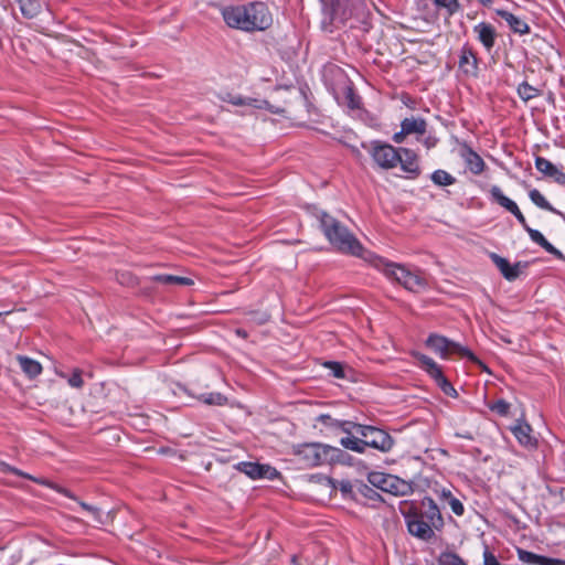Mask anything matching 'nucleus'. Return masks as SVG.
I'll return each mask as SVG.
<instances>
[{
	"label": "nucleus",
	"instance_id": "nucleus-1",
	"mask_svg": "<svg viewBox=\"0 0 565 565\" xmlns=\"http://www.w3.org/2000/svg\"><path fill=\"white\" fill-rule=\"evenodd\" d=\"M222 17L230 28L247 32L264 31L273 23L271 14L263 2L226 7L222 10Z\"/></svg>",
	"mask_w": 565,
	"mask_h": 565
},
{
	"label": "nucleus",
	"instance_id": "nucleus-18",
	"mask_svg": "<svg viewBox=\"0 0 565 565\" xmlns=\"http://www.w3.org/2000/svg\"><path fill=\"white\" fill-rule=\"evenodd\" d=\"M399 159L398 163L404 172L418 175L419 174V166H418V157L417 154L408 149V148H399Z\"/></svg>",
	"mask_w": 565,
	"mask_h": 565
},
{
	"label": "nucleus",
	"instance_id": "nucleus-26",
	"mask_svg": "<svg viewBox=\"0 0 565 565\" xmlns=\"http://www.w3.org/2000/svg\"><path fill=\"white\" fill-rule=\"evenodd\" d=\"M491 259L497 265L503 277L510 281L515 279V274L511 273V264L507 258H503L497 254L491 255Z\"/></svg>",
	"mask_w": 565,
	"mask_h": 565
},
{
	"label": "nucleus",
	"instance_id": "nucleus-45",
	"mask_svg": "<svg viewBox=\"0 0 565 565\" xmlns=\"http://www.w3.org/2000/svg\"><path fill=\"white\" fill-rule=\"evenodd\" d=\"M78 503H79L81 508L83 510L87 511L88 513H90L93 515H97L98 514V509L97 508H95L93 505H89V504H87L85 502H82V501H79Z\"/></svg>",
	"mask_w": 565,
	"mask_h": 565
},
{
	"label": "nucleus",
	"instance_id": "nucleus-19",
	"mask_svg": "<svg viewBox=\"0 0 565 565\" xmlns=\"http://www.w3.org/2000/svg\"><path fill=\"white\" fill-rule=\"evenodd\" d=\"M495 14L503 19L513 32L519 34L529 33L530 28L527 23L521 18L514 15L513 13L503 9H497Z\"/></svg>",
	"mask_w": 565,
	"mask_h": 565
},
{
	"label": "nucleus",
	"instance_id": "nucleus-43",
	"mask_svg": "<svg viewBox=\"0 0 565 565\" xmlns=\"http://www.w3.org/2000/svg\"><path fill=\"white\" fill-rule=\"evenodd\" d=\"M371 482L380 486L382 489H385V484L388 482V478L383 477L382 475L375 473L371 476Z\"/></svg>",
	"mask_w": 565,
	"mask_h": 565
},
{
	"label": "nucleus",
	"instance_id": "nucleus-28",
	"mask_svg": "<svg viewBox=\"0 0 565 565\" xmlns=\"http://www.w3.org/2000/svg\"><path fill=\"white\" fill-rule=\"evenodd\" d=\"M491 259L497 265L503 277L510 281L515 279V274L511 273V264L507 258H503L497 254L491 255Z\"/></svg>",
	"mask_w": 565,
	"mask_h": 565
},
{
	"label": "nucleus",
	"instance_id": "nucleus-36",
	"mask_svg": "<svg viewBox=\"0 0 565 565\" xmlns=\"http://www.w3.org/2000/svg\"><path fill=\"white\" fill-rule=\"evenodd\" d=\"M199 399L209 405H224L227 402V398L221 393L202 394Z\"/></svg>",
	"mask_w": 565,
	"mask_h": 565
},
{
	"label": "nucleus",
	"instance_id": "nucleus-24",
	"mask_svg": "<svg viewBox=\"0 0 565 565\" xmlns=\"http://www.w3.org/2000/svg\"><path fill=\"white\" fill-rule=\"evenodd\" d=\"M512 433L519 443L523 446H533L535 443L531 435L532 428L526 423H518L514 427H512Z\"/></svg>",
	"mask_w": 565,
	"mask_h": 565
},
{
	"label": "nucleus",
	"instance_id": "nucleus-46",
	"mask_svg": "<svg viewBox=\"0 0 565 565\" xmlns=\"http://www.w3.org/2000/svg\"><path fill=\"white\" fill-rule=\"evenodd\" d=\"M423 142H424V145H425V147H426L427 149H430V148H433V147H435V146H436L437 140H436V138H434V137H427V138H425V139H424V141H423Z\"/></svg>",
	"mask_w": 565,
	"mask_h": 565
},
{
	"label": "nucleus",
	"instance_id": "nucleus-22",
	"mask_svg": "<svg viewBox=\"0 0 565 565\" xmlns=\"http://www.w3.org/2000/svg\"><path fill=\"white\" fill-rule=\"evenodd\" d=\"M518 555L519 559L524 563H534L539 565H565V562L561 559L548 558L524 550H518Z\"/></svg>",
	"mask_w": 565,
	"mask_h": 565
},
{
	"label": "nucleus",
	"instance_id": "nucleus-25",
	"mask_svg": "<svg viewBox=\"0 0 565 565\" xmlns=\"http://www.w3.org/2000/svg\"><path fill=\"white\" fill-rule=\"evenodd\" d=\"M151 280L156 281V282H159V284H162V285H183V286H189V285L193 284L192 279H190L188 277L174 276V275H168V274L154 275V276L151 277Z\"/></svg>",
	"mask_w": 565,
	"mask_h": 565
},
{
	"label": "nucleus",
	"instance_id": "nucleus-9",
	"mask_svg": "<svg viewBox=\"0 0 565 565\" xmlns=\"http://www.w3.org/2000/svg\"><path fill=\"white\" fill-rule=\"evenodd\" d=\"M427 131V122L422 117L405 118L401 122V131L393 135V141L402 143L409 135L423 136Z\"/></svg>",
	"mask_w": 565,
	"mask_h": 565
},
{
	"label": "nucleus",
	"instance_id": "nucleus-50",
	"mask_svg": "<svg viewBox=\"0 0 565 565\" xmlns=\"http://www.w3.org/2000/svg\"><path fill=\"white\" fill-rule=\"evenodd\" d=\"M236 334H237L238 337H242V338H246V337H247L246 331H245V330H243V329H237V330H236Z\"/></svg>",
	"mask_w": 565,
	"mask_h": 565
},
{
	"label": "nucleus",
	"instance_id": "nucleus-2",
	"mask_svg": "<svg viewBox=\"0 0 565 565\" xmlns=\"http://www.w3.org/2000/svg\"><path fill=\"white\" fill-rule=\"evenodd\" d=\"M371 263L390 280L398 282L412 292H420L428 286L426 277L419 270H411L404 265L388 262L379 256L372 257Z\"/></svg>",
	"mask_w": 565,
	"mask_h": 565
},
{
	"label": "nucleus",
	"instance_id": "nucleus-35",
	"mask_svg": "<svg viewBox=\"0 0 565 565\" xmlns=\"http://www.w3.org/2000/svg\"><path fill=\"white\" fill-rule=\"evenodd\" d=\"M466 562L456 553L445 552L438 557V565H465Z\"/></svg>",
	"mask_w": 565,
	"mask_h": 565
},
{
	"label": "nucleus",
	"instance_id": "nucleus-27",
	"mask_svg": "<svg viewBox=\"0 0 565 565\" xmlns=\"http://www.w3.org/2000/svg\"><path fill=\"white\" fill-rule=\"evenodd\" d=\"M491 259L497 265L503 277L510 281L515 279V274L511 273V264L507 258H503L497 254L491 255Z\"/></svg>",
	"mask_w": 565,
	"mask_h": 565
},
{
	"label": "nucleus",
	"instance_id": "nucleus-37",
	"mask_svg": "<svg viewBox=\"0 0 565 565\" xmlns=\"http://www.w3.org/2000/svg\"><path fill=\"white\" fill-rule=\"evenodd\" d=\"M434 3L438 8H444L448 17L454 15L460 9L458 0H434Z\"/></svg>",
	"mask_w": 565,
	"mask_h": 565
},
{
	"label": "nucleus",
	"instance_id": "nucleus-17",
	"mask_svg": "<svg viewBox=\"0 0 565 565\" xmlns=\"http://www.w3.org/2000/svg\"><path fill=\"white\" fill-rule=\"evenodd\" d=\"M535 168L545 177L553 179L558 184H565V173L543 157H536Z\"/></svg>",
	"mask_w": 565,
	"mask_h": 565
},
{
	"label": "nucleus",
	"instance_id": "nucleus-15",
	"mask_svg": "<svg viewBox=\"0 0 565 565\" xmlns=\"http://www.w3.org/2000/svg\"><path fill=\"white\" fill-rule=\"evenodd\" d=\"M473 32L478 41L484 46L487 51H490L495 43L497 31L493 25L486 22H480L473 26Z\"/></svg>",
	"mask_w": 565,
	"mask_h": 565
},
{
	"label": "nucleus",
	"instance_id": "nucleus-23",
	"mask_svg": "<svg viewBox=\"0 0 565 565\" xmlns=\"http://www.w3.org/2000/svg\"><path fill=\"white\" fill-rule=\"evenodd\" d=\"M522 227L527 232L531 239L544 248L547 253L561 256V252L555 248L540 231L530 227L526 222L525 225H522Z\"/></svg>",
	"mask_w": 565,
	"mask_h": 565
},
{
	"label": "nucleus",
	"instance_id": "nucleus-12",
	"mask_svg": "<svg viewBox=\"0 0 565 565\" xmlns=\"http://www.w3.org/2000/svg\"><path fill=\"white\" fill-rule=\"evenodd\" d=\"M490 195L494 202L513 214L521 225H525V217L520 211L518 204L513 200L505 196L498 185L491 186Z\"/></svg>",
	"mask_w": 565,
	"mask_h": 565
},
{
	"label": "nucleus",
	"instance_id": "nucleus-7",
	"mask_svg": "<svg viewBox=\"0 0 565 565\" xmlns=\"http://www.w3.org/2000/svg\"><path fill=\"white\" fill-rule=\"evenodd\" d=\"M405 521L408 532L412 535L425 541H428L434 536L435 524L428 523L427 519L424 518L417 509L407 512L405 514Z\"/></svg>",
	"mask_w": 565,
	"mask_h": 565
},
{
	"label": "nucleus",
	"instance_id": "nucleus-47",
	"mask_svg": "<svg viewBox=\"0 0 565 565\" xmlns=\"http://www.w3.org/2000/svg\"><path fill=\"white\" fill-rule=\"evenodd\" d=\"M440 497L445 500H447L449 502L450 498H455L452 494H451V491L448 490V489H443L441 492H440Z\"/></svg>",
	"mask_w": 565,
	"mask_h": 565
},
{
	"label": "nucleus",
	"instance_id": "nucleus-4",
	"mask_svg": "<svg viewBox=\"0 0 565 565\" xmlns=\"http://www.w3.org/2000/svg\"><path fill=\"white\" fill-rule=\"evenodd\" d=\"M294 454L298 461L306 467L330 465L340 461L344 456L341 449L319 443L299 445L295 448Z\"/></svg>",
	"mask_w": 565,
	"mask_h": 565
},
{
	"label": "nucleus",
	"instance_id": "nucleus-44",
	"mask_svg": "<svg viewBox=\"0 0 565 565\" xmlns=\"http://www.w3.org/2000/svg\"><path fill=\"white\" fill-rule=\"evenodd\" d=\"M526 266V263L521 262L511 265V273L515 274V279L525 270Z\"/></svg>",
	"mask_w": 565,
	"mask_h": 565
},
{
	"label": "nucleus",
	"instance_id": "nucleus-16",
	"mask_svg": "<svg viewBox=\"0 0 565 565\" xmlns=\"http://www.w3.org/2000/svg\"><path fill=\"white\" fill-rule=\"evenodd\" d=\"M459 153L460 157L463 159L467 168L473 174H480L483 172L486 167L483 159L470 147H468L467 145L461 146Z\"/></svg>",
	"mask_w": 565,
	"mask_h": 565
},
{
	"label": "nucleus",
	"instance_id": "nucleus-14",
	"mask_svg": "<svg viewBox=\"0 0 565 565\" xmlns=\"http://www.w3.org/2000/svg\"><path fill=\"white\" fill-rule=\"evenodd\" d=\"M424 518L427 519V522L430 524H435V529H439L444 524L443 516L440 511L435 503V501L430 498H425L420 503V509L417 510Z\"/></svg>",
	"mask_w": 565,
	"mask_h": 565
},
{
	"label": "nucleus",
	"instance_id": "nucleus-8",
	"mask_svg": "<svg viewBox=\"0 0 565 565\" xmlns=\"http://www.w3.org/2000/svg\"><path fill=\"white\" fill-rule=\"evenodd\" d=\"M236 469L253 480L268 479L274 480L279 476L276 468L269 465H262L257 462L243 461L237 463Z\"/></svg>",
	"mask_w": 565,
	"mask_h": 565
},
{
	"label": "nucleus",
	"instance_id": "nucleus-31",
	"mask_svg": "<svg viewBox=\"0 0 565 565\" xmlns=\"http://www.w3.org/2000/svg\"><path fill=\"white\" fill-rule=\"evenodd\" d=\"M518 95L522 100L529 102L540 95V89L533 87L527 82H523L518 86Z\"/></svg>",
	"mask_w": 565,
	"mask_h": 565
},
{
	"label": "nucleus",
	"instance_id": "nucleus-41",
	"mask_svg": "<svg viewBox=\"0 0 565 565\" xmlns=\"http://www.w3.org/2000/svg\"><path fill=\"white\" fill-rule=\"evenodd\" d=\"M451 511L458 515V516H461L463 513H465V508H463V504L461 503V501L457 498H450L449 502H448Z\"/></svg>",
	"mask_w": 565,
	"mask_h": 565
},
{
	"label": "nucleus",
	"instance_id": "nucleus-39",
	"mask_svg": "<svg viewBox=\"0 0 565 565\" xmlns=\"http://www.w3.org/2000/svg\"><path fill=\"white\" fill-rule=\"evenodd\" d=\"M324 366L330 370L331 374L337 379H344L345 372L344 366L340 362H326Z\"/></svg>",
	"mask_w": 565,
	"mask_h": 565
},
{
	"label": "nucleus",
	"instance_id": "nucleus-13",
	"mask_svg": "<svg viewBox=\"0 0 565 565\" xmlns=\"http://www.w3.org/2000/svg\"><path fill=\"white\" fill-rule=\"evenodd\" d=\"M2 471H4V472H12V473H14L17 476L28 478V479H30V480L39 483V484L49 487V488L57 491L58 493H61V494H63V495H65V497H67L70 499L77 500L76 497L71 491H68L67 489H65L63 487H60L58 484H56V483H54V482H52V481H50L47 479L35 478V477L30 476V475H28V473L17 469V468H13V467L9 466V465H3Z\"/></svg>",
	"mask_w": 565,
	"mask_h": 565
},
{
	"label": "nucleus",
	"instance_id": "nucleus-10",
	"mask_svg": "<svg viewBox=\"0 0 565 565\" xmlns=\"http://www.w3.org/2000/svg\"><path fill=\"white\" fill-rule=\"evenodd\" d=\"M415 356L419 362V366L437 382L445 393L448 394L450 391H455L451 384L444 376L440 365H438L431 358L419 353Z\"/></svg>",
	"mask_w": 565,
	"mask_h": 565
},
{
	"label": "nucleus",
	"instance_id": "nucleus-32",
	"mask_svg": "<svg viewBox=\"0 0 565 565\" xmlns=\"http://www.w3.org/2000/svg\"><path fill=\"white\" fill-rule=\"evenodd\" d=\"M431 181L437 185L447 186L454 184L456 179L445 170H436L431 174Z\"/></svg>",
	"mask_w": 565,
	"mask_h": 565
},
{
	"label": "nucleus",
	"instance_id": "nucleus-52",
	"mask_svg": "<svg viewBox=\"0 0 565 565\" xmlns=\"http://www.w3.org/2000/svg\"><path fill=\"white\" fill-rule=\"evenodd\" d=\"M268 316L267 315H263L262 319L259 320L260 322H265L268 320Z\"/></svg>",
	"mask_w": 565,
	"mask_h": 565
},
{
	"label": "nucleus",
	"instance_id": "nucleus-38",
	"mask_svg": "<svg viewBox=\"0 0 565 565\" xmlns=\"http://www.w3.org/2000/svg\"><path fill=\"white\" fill-rule=\"evenodd\" d=\"M20 9L23 15L33 18L39 11V3L32 0L20 1Z\"/></svg>",
	"mask_w": 565,
	"mask_h": 565
},
{
	"label": "nucleus",
	"instance_id": "nucleus-6",
	"mask_svg": "<svg viewBox=\"0 0 565 565\" xmlns=\"http://www.w3.org/2000/svg\"><path fill=\"white\" fill-rule=\"evenodd\" d=\"M356 428L358 433L364 438L365 448L372 447L383 452L392 449L394 440L386 431L373 426L358 425Z\"/></svg>",
	"mask_w": 565,
	"mask_h": 565
},
{
	"label": "nucleus",
	"instance_id": "nucleus-21",
	"mask_svg": "<svg viewBox=\"0 0 565 565\" xmlns=\"http://www.w3.org/2000/svg\"><path fill=\"white\" fill-rule=\"evenodd\" d=\"M15 359H17L22 372L30 380L38 377L43 371L42 364L34 359H31L26 355H21V354L17 355Z\"/></svg>",
	"mask_w": 565,
	"mask_h": 565
},
{
	"label": "nucleus",
	"instance_id": "nucleus-34",
	"mask_svg": "<svg viewBox=\"0 0 565 565\" xmlns=\"http://www.w3.org/2000/svg\"><path fill=\"white\" fill-rule=\"evenodd\" d=\"M61 377L66 379L70 386L74 388H82L84 386L83 372L79 369H75L70 376L65 373H57Z\"/></svg>",
	"mask_w": 565,
	"mask_h": 565
},
{
	"label": "nucleus",
	"instance_id": "nucleus-11",
	"mask_svg": "<svg viewBox=\"0 0 565 565\" xmlns=\"http://www.w3.org/2000/svg\"><path fill=\"white\" fill-rule=\"evenodd\" d=\"M372 158L383 169H393L398 163L399 151L391 145H374Z\"/></svg>",
	"mask_w": 565,
	"mask_h": 565
},
{
	"label": "nucleus",
	"instance_id": "nucleus-54",
	"mask_svg": "<svg viewBox=\"0 0 565 565\" xmlns=\"http://www.w3.org/2000/svg\"><path fill=\"white\" fill-rule=\"evenodd\" d=\"M465 565H467V564H465Z\"/></svg>",
	"mask_w": 565,
	"mask_h": 565
},
{
	"label": "nucleus",
	"instance_id": "nucleus-49",
	"mask_svg": "<svg viewBox=\"0 0 565 565\" xmlns=\"http://www.w3.org/2000/svg\"><path fill=\"white\" fill-rule=\"evenodd\" d=\"M232 103H233L234 105H238V106H239V105H244V104H245L244 99H243V98H241V97L234 98V99L232 100Z\"/></svg>",
	"mask_w": 565,
	"mask_h": 565
},
{
	"label": "nucleus",
	"instance_id": "nucleus-48",
	"mask_svg": "<svg viewBox=\"0 0 565 565\" xmlns=\"http://www.w3.org/2000/svg\"><path fill=\"white\" fill-rule=\"evenodd\" d=\"M318 420H319V422H321V423H323V424H328V423H329V420H331V417H330L329 415H324V414H322V415H320V416L318 417Z\"/></svg>",
	"mask_w": 565,
	"mask_h": 565
},
{
	"label": "nucleus",
	"instance_id": "nucleus-5",
	"mask_svg": "<svg viewBox=\"0 0 565 565\" xmlns=\"http://www.w3.org/2000/svg\"><path fill=\"white\" fill-rule=\"evenodd\" d=\"M426 347L429 348L440 359H449L452 355H460L472 362L481 364L478 358L466 347L455 342L444 335L433 333L426 340Z\"/></svg>",
	"mask_w": 565,
	"mask_h": 565
},
{
	"label": "nucleus",
	"instance_id": "nucleus-53",
	"mask_svg": "<svg viewBox=\"0 0 565 565\" xmlns=\"http://www.w3.org/2000/svg\"><path fill=\"white\" fill-rule=\"evenodd\" d=\"M2 316V313L0 312V317Z\"/></svg>",
	"mask_w": 565,
	"mask_h": 565
},
{
	"label": "nucleus",
	"instance_id": "nucleus-29",
	"mask_svg": "<svg viewBox=\"0 0 565 565\" xmlns=\"http://www.w3.org/2000/svg\"><path fill=\"white\" fill-rule=\"evenodd\" d=\"M340 444L344 448L350 449L355 452H359V454H362L365 451L364 439H360L355 436L343 437V438H341Z\"/></svg>",
	"mask_w": 565,
	"mask_h": 565
},
{
	"label": "nucleus",
	"instance_id": "nucleus-30",
	"mask_svg": "<svg viewBox=\"0 0 565 565\" xmlns=\"http://www.w3.org/2000/svg\"><path fill=\"white\" fill-rule=\"evenodd\" d=\"M342 103L349 107L350 109H358L361 105L360 97L354 93V89L351 85H347L343 89V100Z\"/></svg>",
	"mask_w": 565,
	"mask_h": 565
},
{
	"label": "nucleus",
	"instance_id": "nucleus-42",
	"mask_svg": "<svg viewBox=\"0 0 565 565\" xmlns=\"http://www.w3.org/2000/svg\"><path fill=\"white\" fill-rule=\"evenodd\" d=\"M483 565H501L498 558L489 551L483 552Z\"/></svg>",
	"mask_w": 565,
	"mask_h": 565
},
{
	"label": "nucleus",
	"instance_id": "nucleus-51",
	"mask_svg": "<svg viewBox=\"0 0 565 565\" xmlns=\"http://www.w3.org/2000/svg\"><path fill=\"white\" fill-rule=\"evenodd\" d=\"M479 2L484 7H490L493 0H479Z\"/></svg>",
	"mask_w": 565,
	"mask_h": 565
},
{
	"label": "nucleus",
	"instance_id": "nucleus-3",
	"mask_svg": "<svg viewBox=\"0 0 565 565\" xmlns=\"http://www.w3.org/2000/svg\"><path fill=\"white\" fill-rule=\"evenodd\" d=\"M319 220L321 228L332 246L354 256L362 254V245L339 221L324 212L320 214Z\"/></svg>",
	"mask_w": 565,
	"mask_h": 565
},
{
	"label": "nucleus",
	"instance_id": "nucleus-33",
	"mask_svg": "<svg viewBox=\"0 0 565 565\" xmlns=\"http://www.w3.org/2000/svg\"><path fill=\"white\" fill-rule=\"evenodd\" d=\"M529 196L531 201L539 207L546 211H554L553 206L545 199V196L536 189H533L529 192Z\"/></svg>",
	"mask_w": 565,
	"mask_h": 565
},
{
	"label": "nucleus",
	"instance_id": "nucleus-40",
	"mask_svg": "<svg viewBox=\"0 0 565 565\" xmlns=\"http://www.w3.org/2000/svg\"><path fill=\"white\" fill-rule=\"evenodd\" d=\"M490 409L498 413L501 416H505L509 413L510 404L504 399H499L490 406Z\"/></svg>",
	"mask_w": 565,
	"mask_h": 565
},
{
	"label": "nucleus",
	"instance_id": "nucleus-20",
	"mask_svg": "<svg viewBox=\"0 0 565 565\" xmlns=\"http://www.w3.org/2000/svg\"><path fill=\"white\" fill-rule=\"evenodd\" d=\"M460 70L468 75H476L478 71V60L476 54L469 47H462L459 57Z\"/></svg>",
	"mask_w": 565,
	"mask_h": 565
}]
</instances>
